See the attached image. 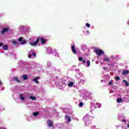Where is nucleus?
I'll list each match as a JSON object with an SVG mask.
<instances>
[{
	"label": "nucleus",
	"instance_id": "obj_5",
	"mask_svg": "<svg viewBox=\"0 0 129 129\" xmlns=\"http://www.w3.org/2000/svg\"><path fill=\"white\" fill-rule=\"evenodd\" d=\"M39 43V38L38 37L36 38V40L34 42H30L29 44L32 47H35V46H37L38 43Z\"/></svg>",
	"mask_w": 129,
	"mask_h": 129
},
{
	"label": "nucleus",
	"instance_id": "obj_44",
	"mask_svg": "<svg viewBox=\"0 0 129 129\" xmlns=\"http://www.w3.org/2000/svg\"><path fill=\"white\" fill-rule=\"evenodd\" d=\"M104 70H106V68L105 67H103Z\"/></svg>",
	"mask_w": 129,
	"mask_h": 129
},
{
	"label": "nucleus",
	"instance_id": "obj_10",
	"mask_svg": "<svg viewBox=\"0 0 129 129\" xmlns=\"http://www.w3.org/2000/svg\"><path fill=\"white\" fill-rule=\"evenodd\" d=\"M65 120L67 122V123H69L70 121H71V118L69 115H66L65 116Z\"/></svg>",
	"mask_w": 129,
	"mask_h": 129
},
{
	"label": "nucleus",
	"instance_id": "obj_35",
	"mask_svg": "<svg viewBox=\"0 0 129 129\" xmlns=\"http://www.w3.org/2000/svg\"><path fill=\"white\" fill-rule=\"evenodd\" d=\"M32 56L36 57V53H35V52L32 53Z\"/></svg>",
	"mask_w": 129,
	"mask_h": 129
},
{
	"label": "nucleus",
	"instance_id": "obj_4",
	"mask_svg": "<svg viewBox=\"0 0 129 129\" xmlns=\"http://www.w3.org/2000/svg\"><path fill=\"white\" fill-rule=\"evenodd\" d=\"M95 52L99 56H100V55H103V54H104V51H103V50L98 49H95Z\"/></svg>",
	"mask_w": 129,
	"mask_h": 129
},
{
	"label": "nucleus",
	"instance_id": "obj_16",
	"mask_svg": "<svg viewBox=\"0 0 129 129\" xmlns=\"http://www.w3.org/2000/svg\"><path fill=\"white\" fill-rule=\"evenodd\" d=\"M73 85H74V82H70L68 85V87H73Z\"/></svg>",
	"mask_w": 129,
	"mask_h": 129
},
{
	"label": "nucleus",
	"instance_id": "obj_42",
	"mask_svg": "<svg viewBox=\"0 0 129 129\" xmlns=\"http://www.w3.org/2000/svg\"><path fill=\"white\" fill-rule=\"evenodd\" d=\"M123 82H124L125 83H126V82H126V80H124L123 81Z\"/></svg>",
	"mask_w": 129,
	"mask_h": 129
},
{
	"label": "nucleus",
	"instance_id": "obj_37",
	"mask_svg": "<svg viewBox=\"0 0 129 129\" xmlns=\"http://www.w3.org/2000/svg\"><path fill=\"white\" fill-rule=\"evenodd\" d=\"M0 129H7V128L5 127L0 126Z\"/></svg>",
	"mask_w": 129,
	"mask_h": 129
},
{
	"label": "nucleus",
	"instance_id": "obj_21",
	"mask_svg": "<svg viewBox=\"0 0 129 129\" xmlns=\"http://www.w3.org/2000/svg\"><path fill=\"white\" fill-rule=\"evenodd\" d=\"M29 99H31V100H36V98L35 96H29Z\"/></svg>",
	"mask_w": 129,
	"mask_h": 129
},
{
	"label": "nucleus",
	"instance_id": "obj_46",
	"mask_svg": "<svg viewBox=\"0 0 129 129\" xmlns=\"http://www.w3.org/2000/svg\"><path fill=\"white\" fill-rule=\"evenodd\" d=\"M127 24L129 25V20L127 22Z\"/></svg>",
	"mask_w": 129,
	"mask_h": 129
},
{
	"label": "nucleus",
	"instance_id": "obj_12",
	"mask_svg": "<svg viewBox=\"0 0 129 129\" xmlns=\"http://www.w3.org/2000/svg\"><path fill=\"white\" fill-rule=\"evenodd\" d=\"M72 51L74 54H77V51H76V49H75V45L72 46Z\"/></svg>",
	"mask_w": 129,
	"mask_h": 129
},
{
	"label": "nucleus",
	"instance_id": "obj_11",
	"mask_svg": "<svg viewBox=\"0 0 129 129\" xmlns=\"http://www.w3.org/2000/svg\"><path fill=\"white\" fill-rule=\"evenodd\" d=\"M47 125L49 127H51V126H53V121L52 120H48L47 122Z\"/></svg>",
	"mask_w": 129,
	"mask_h": 129
},
{
	"label": "nucleus",
	"instance_id": "obj_15",
	"mask_svg": "<svg viewBox=\"0 0 129 129\" xmlns=\"http://www.w3.org/2000/svg\"><path fill=\"white\" fill-rule=\"evenodd\" d=\"M23 78V80H27V79H28V76H27V75H24L20 77V78Z\"/></svg>",
	"mask_w": 129,
	"mask_h": 129
},
{
	"label": "nucleus",
	"instance_id": "obj_22",
	"mask_svg": "<svg viewBox=\"0 0 129 129\" xmlns=\"http://www.w3.org/2000/svg\"><path fill=\"white\" fill-rule=\"evenodd\" d=\"M12 42L13 45H15L17 46L18 44V42H17V41H16V40H13V41H12Z\"/></svg>",
	"mask_w": 129,
	"mask_h": 129
},
{
	"label": "nucleus",
	"instance_id": "obj_41",
	"mask_svg": "<svg viewBox=\"0 0 129 129\" xmlns=\"http://www.w3.org/2000/svg\"><path fill=\"white\" fill-rule=\"evenodd\" d=\"M3 85V83H2V82L0 81V86Z\"/></svg>",
	"mask_w": 129,
	"mask_h": 129
},
{
	"label": "nucleus",
	"instance_id": "obj_8",
	"mask_svg": "<svg viewBox=\"0 0 129 129\" xmlns=\"http://www.w3.org/2000/svg\"><path fill=\"white\" fill-rule=\"evenodd\" d=\"M83 64L86 67H89L90 66V60H87V62L85 60H83Z\"/></svg>",
	"mask_w": 129,
	"mask_h": 129
},
{
	"label": "nucleus",
	"instance_id": "obj_7",
	"mask_svg": "<svg viewBox=\"0 0 129 129\" xmlns=\"http://www.w3.org/2000/svg\"><path fill=\"white\" fill-rule=\"evenodd\" d=\"M19 98L22 101H26V97L25 94L21 93L19 94Z\"/></svg>",
	"mask_w": 129,
	"mask_h": 129
},
{
	"label": "nucleus",
	"instance_id": "obj_20",
	"mask_svg": "<svg viewBox=\"0 0 129 129\" xmlns=\"http://www.w3.org/2000/svg\"><path fill=\"white\" fill-rule=\"evenodd\" d=\"M24 28H25V27L20 25L18 28V30L19 31H23V30H24Z\"/></svg>",
	"mask_w": 129,
	"mask_h": 129
},
{
	"label": "nucleus",
	"instance_id": "obj_24",
	"mask_svg": "<svg viewBox=\"0 0 129 129\" xmlns=\"http://www.w3.org/2000/svg\"><path fill=\"white\" fill-rule=\"evenodd\" d=\"M4 50H8V46L7 45H5L3 46Z\"/></svg>",
	"mask_w": 129,
	"mask_h": 129
},
{
	"label": "nucleus",
	"instance_id": "obj_32",
	"mask_svg": "<svg viewBox=\"0 0 129 129\" xmlns=\"http://www.w3.org/2000/svg\"><path fill=\"white\" fill-rule=\"evenodd\" d=\"M86 27H87V28H89L90 27V24H89V23H86Z\"/></svg>",
	"mask_w": 129,
	"mask_h": 129
},
{
	"label": "nucleus",
	"instance_id": "obj_25",
	"mask_svg": "<svg viewBox=\"0 0 129 129\" xmlns=\"http://www.w3.org/2000/svg\"><path fill=\"white\" fill-rule=\"evenodd\" d=\"M51 62H50V61L47 62V66L48 68H49V67H51Z\"/></svg>",
	"mask_w": 129,
	"mask_h": 129
},
{
	"label": "nucleus",
	"instance_id": "obj_36",
	"mask_svg": "<svg viewBox=\"0 0 129 129\" xmlns=\"http://www.w3.org/2000/svg\"><path fill=\"white\" fill-rule=\"evenodd\" d=\"M128 85H129V83H128V82H126L125 83V86H128Z\"/></svg>",
	"mask_w": 129,
	"mask_h": 129
},
{
	"label": "nucleus",
	"instance_id": "obj_39",
	"mask_svg": "<svg viewBox=\"0 0 129 129\" xmlns=\"http://www.w3.org/2000/svg\"><path fill=\"white\" fill-rule=\"evenodd\" d=\"M128 124L127 125V127H129V119L127 120Z\"/></svg>",
	"mask_w": 129,
	"mask_h": 129
},
{
	"label": "nucleus",
	"instance_id": "obj_13",
	"mask_svg": "<svg viewBox=\"0 0 129 129\" xmlns=\"http://www.w3.org/2000/svg\"><path fill=\"white\" fill-rule=\"evenodd\" d=\"M38 79H40V77H35L34 79L32 80V81H33V82H35L36 84H38L39 83V82L38 81Z\"/></svg>",
	"mask_w": 129,
	"mask_h": 129
},
{
	"label": "nucleus",
	"instance_id": "obj_45",
	"mask_svg": "<svg viewBox=\"0 0 129 129\" xmlns=\"http://www.w3.org/2000/svg\"><path fill=\"white\" fill-rule=\"evenodd\" d=\"M87 34H89V32L88 30L87 31Z\"/></svg>",
	"mask_w": 129,
	"mask_h": 129
},
{
	"label": "nucleus",
	"instance_id": "obj_29",
	"mask_svg": "<svg viewBox=\"0 0 129 129\" xmlns=\"http://www.w3.org/2000/svg\"><path fill=\"white\" fill-rule=\"evenodd\" d=\"M115 80H116L117 81H118V80H119L120 78H119V77L118 76H117L115 77Z\"/></svg>",
	"mask_w": 129,
	"mask_h": 129
},
{
	"label": "nucleus",
	"instance_id": "obj_6",
	"mask_svg": "<svg viewBox=\"0 0 129 129\" xmlns=\"http://www.w3.org/2000/svg\"><path fill=\"white\" fill-rule=\"evenodd\" d=\"M10 31V28L9 27H6V28H2L1 33L2 34H5V33H7V32H9Z\"/></svg>",
	"mask_w": 129,
	"mask_h": 129
},
{
	"label": "nucleus",
	"instance_id": "obj_2",
	"mask_svg": "<svg viewBox=\"0 0 129 129\" xmlns=\"http://www.w3.org/2000/svg\"><path fill=\"white\" fill-rule=\"evenodd\" d=\"M90 118H91V116L89 115L88 114H86V115L84 116V120L85 121V124H87L88 125V122H89V120H90Z\"/></svg>",
	"mask_w": 129,
	"mask_h": 129
},
{
	"label": "nucleus",
	"instance_id": "obj_26",
	"mask_svg": "<svg viewBox=\"0 0 129 129\" xmlns=\"http://www.w3.org/2000/svg\"><path fill=\"white\" fill-rule=\"evenodd\" d=\"M33 114L34 116H37V115H39V112H34Z\"/></svg>",
	"mask_w": 129,
	"mask_h": 129
},
{
	"label": "nucleus",
	"instance_id": "obj_9",
	"mask_svg": "<svg viewBox=\"0 0 129 129\" xmlns=\"http://www.w3.org/2000/svg\"><path fill=\"white\" fill-rule=\"evenodd\" d=\"M18 41L19 42H21L20 44H21V45H24V44H26V43H27V40L23 39L22 37L19 38Z\"/></svg>",
	"mask_w": 129,
	"mask_h": 129
},
{
	"label": "nucleus",
	"instance_id": "obj_34",
	"mask_svg": "<svg viewBox=\"0 0 129 129\" xmlns=\"http://www.w3.org/2000/svg\"><path fill=\"white\" fill-rule=\"evenodd\" d=\"M28 58H31V57H32V54L30 53H28Z\"/></svg>",
	"mask_w": 129,
	"mask_h": 129
},
{
	"label": "nucleus",
	"instance_id": "obj_31",
	"mask_svg": "<svg viewBox=\"0 0 129 129\" xmlns=\"http://www.w3.org/2000/svg\"><path fill=\"white\" fill-rule=\"evenodd\" d=\"M96 105H98V107L99 108L101 106V104L99 103H96Z\"/></svg>",
	"mask_w": 129,
	"mask_h": 129
},
{
	"label": "nucleus",
	"instance_id": "obj_3",
	"mask_svg": "<svg viewBox=\"0 0 129 129\" xmlns=\"http://www.w3.org/2000/svg\"><path fill=\"white\" fill-rule=\"evenodd\" d=\"M37 38H38V42L40 41L41 44L42 45L46 44V43H47V41H48V40H47L45 37H37Z\"/></svg>",
	"mask_w": 129,
	"mask_h": 129
},
{
	"label": "nucleus",
	"instance_id": "obj_18",
	"mask_svg": "<svg viewBox=\"0 0 129 129\" xmlns=\"http://www.w3.org/2000/svg\"><path fill=\"white\" fill-rule=\"evenodd\" d=\"M128 70H125L122 72V74H123V75H126V74H128Z\"/></svg>",
	"mask_w": 129,
	"mask_h": 129
},
{
	"label": "nucleus",
	"instance_id": "obj_1",
	"mask_svg": "<svg viewBox=\"0 0 129 129\" xmlns=\"http://www.w3.org/2000/svg\"><path fill=\"white\" fill-rule=\"evenodd\" d=\"M47 52L49 53H51L53 55V56H55L56 57H59V55L56 52V50L52 48L51 47H47L46 48Z\"/></svg>",
	"mask_w": 129,
	"mask_h": 129
},
{
	"label": "nucleus",
	"instance_id": "obj_28",
	"mask_svg": "<svg viewBox=\"0 0 129 129\" xmlns=\"http://www.w3.org/2000/svg\"><path fill=\"white\" fill-rule=\"evenodd\" d=\"M86 95L89 97V98H90V97H91V93H87Z\"/></svg>",
	"mask_w": 129,
	"mask_h": 129
},
{
	"label": "nucleus",
	"instance_id": "obj_23",
	"mask_svg": "<svg viewBox=\"0 0 129 129\" xmlns=\"http://www.w3.org/2000/svg\"><path fill=\"white\" fill-rule=\"evenodd\" d=\"M117 102H118V103H120L122 102V99L121 98L117 99Z\"/></svg>",
	"mask_w": 129,
	"mask_h": 129
},
{
	"label": "nucleus",
	"instance_id": "obj_33",
	"mask_svg": "<svg viewBox=\"0 0 129 129\" xmlns=\"http://www.w3.org/2000/svg\"><path fill=\"white\" fill-rule=\"evenodd\" d=\"M79 106H80V107H82V106H83V103L82 102H80Z\"/></svg>",
	"mask_w": 129,
	"mask_h": 129
},
{
	"label": "nucleus",
	"instance_id": "obj_30",
	"mask_svg": "<svg viewBox=\"0 0 129 129\" xmlns=\"http://www.w3.org/2000/svg\"><path fill=\"white\" fill-rule=\"evenodd\" d=\"M79 61H83V58H82V57H79Z\"/></svg>",
	"mask_w": 129,
	"mask_h": 129
},
{
	"label": "nucleus",
	"instance_id": "obj_14",
	"mask_svg": "<svg viewBox=\"0 0 129 129\" xmlns=\"http://www.w3.org/2000/svg\"><path fill=\"white\" fill-rule=\"evenodd\" d=\"M86 48H87V46L85 44H82L81 46V49L83 51H85V50H86Z\"/></svg>",
	"mask_w": 129,
	"mask_h": 129
},
{
	"label": "nucleus",
	"instance_id": "obj_19",
	"mask_svg": "<svg viewBox=\"0 0 129 129\" xmlns=\"http://www.w3.org/2000/svg\"><path fill=\"white\" fill-rule=\"evenodd\" d=\"M13 80L15 81H17V82H21V81H20V80H19V78H18V77H15L13 78Z\"/></svg>",
	"mask_w": 129,
	"mask_h": 129
},
{
	"label": "nucleus",
	"instance_id": "obj_38",
	"mask_svg": "<svg viewBox=\"0 0 129 129\" xmlns=\"http://www.w3.org/2000/svg\"><path fill=\"white\" fill-rule=\"evenodd\" d=\"M4 43H3V42H1L0 43V47H2V46H3Z\"/></svg>",
	"mask_w": 129,
	"mask_h": 129
},
{
	"label": "nucleus",
	"instance_id": "obj_43",
	"mask_svg": "<svg viewBox=\"0 0 129 129\" xmlns=\"http://www.w3.org/2000/svg\"><path fill=\"white\" fill-rule=\"evenodd\" d=\"M111 58H114V55H112L111 56Z\"/></svg>",
	"mask_w": 129,
	"mask_h": 129
},
{
	"label": "nucleus",
	"instance_id": "obj_40",
	"mask_svg": "<svg viewBox=\"0 0 129 129\" xmlns=\"http://www.w3.org/2000/svg\"><path fill=\"white\" fill-rule=\"evenodd\" d=\"M109 66H113V64L112 63H109Z\"/></svg>",
	"mask_w": 129,
	"mask_h": 129
},
{
	"label": "nucleus",
	"instance_id": "obj_17",
	"mask_svg": "<svg viewBox=\"0 0 129 129\" xmlns=\"http://www.w3.org/2000/svg\"><path fill=\"white\" fill-rule=\"evenodd\" d=\"M103 61H106V62H109V57H108L106 56L104 57Z\"/></svg>",
	"mask_w": 129,
	"mask_h": 129
},
{
	"label": "nucleus",
	"instance_id": "obj_27",
	"mask_svg": "<svg viewBox=\"0 0 129 129\" xmlns=\"http://www.w3.org/2000/svg\"><path fill=\"white\" fill-rule=\"evenodd\" d=\"M113 82H114V81L113 80H111L109 82V85H112V83H113Z\"/></svg>",
	"mask_w": 129,
	"mask_h": 129
}]
</instances>
